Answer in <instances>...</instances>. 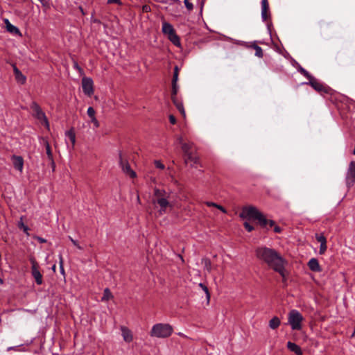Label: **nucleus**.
<instances>
[{
  "label": "nucleus",
  "instance_id": "aec40b11",
  "mask_svg": "<svg viewBox=\"0 0 355 355\" xmlns=\"http://www.w3.org/2000/svg\"><path fill=\"white\" fill-rule=\"evenodd\" d=\"M169 198V193H168L164 189H159L155 188L154 189V198L153 199H158V198Z\"/></svg>",
  "mask_w": 355,
  "mask_h": 355
},
{
  "label": "nucleus",
  "instance_id": "49530a36",
  "mask_svg": "<svg viewBox=\"0 0 355 355\" xmlns=\"http://www.w3.org/2000/svg\"><path fill=\"white\" fill-rule=\"evenodd\" d=\"M151 10H150V7L147 5V4H145L142 6V11L144 12H150Z\"/></svg>",
  "mask_w": 355,
  "mask_h": 355
},
{
  "label": "nucleus",
  "instance_id": "8fccbe9b",
  "mask_svg": "<svg viewBox=\"0 0 355 355\" xmlns=\"http://www.w3.org/2000/svg\"><path fill=\"white\" fill-rule=\"evenodd\" d=\"M169 121H170V123H171V124H175V123H176V119H175V117L173 115L171 114V115L169 116Z\"/></svg>",
  "mask_w": 355,
  "mask_h": 355
},
{
  "label": "nucleus",
  "instance_id": "c03bdc74",
  "mask_svg": "<svg viewBox=\"0 0 355 355\" xmlns=\"http://www.w3.org/2000/svg\"><path fill=\"white\" fill-rule=\"evenodd\" d=\"M69 239L71 241V242L73 243V245H74L75 246H76L78 249L80 250H82V247L80 246L78 243V241L74 240L71 236H69Z\"/></svg>",
  "mask_w": 355,
  "mask_h": 355
},
{
  "label": "nucleus",
  "instance_id": "a878e982",
  "mask_svg": "<svg viewBox=\"0 0 355 355\" xmlns=\"http://www.w3.org/2000/svg\"><path fill=\"white\" fill-rule=\"evenodd\" d=\"M6 29L9 33L12 34L21 35L19 29L17 26L12 25V24H8V26H6Z\"/></svg>",
  "mask_w": 355,
  "mask_h": 355
},
{
  "label": "nucleus",
  "instance_id": "5fc2aeb1",
  "mask_svg": "<svg viewBox=\"0 0 355 355\" xmlns=\"http://www.w3.org/2000/svg\"><path fill=\"white\" fill-rule=\"evenodd\" d=\"M295 354L296 355H303V353H302V351L301 348L300 349H298V351L296 352Z\"/></svg>",
  "mask_w": 355,
  "mask_h": 355
},
{
  "label": "nucleus",
  "instance_id": "79ce46f5",
  "mask_svg": "<svg viewBox=\"0 0 355 355\" xmlns=\"http://www.w3.org/2000/svg\"><path fill=\"white\" fill-rule=\"evenodd\" d=\"M243 225L245 228V230L248 232H252L253 230H254V227L250 225L249 223H248L247 221H245L244 223H243Z\"/></svg>",
  "mask_w": 355,
  "mask_h": 355
},
{
  "label": "nucleus",
  "instance_id": "864d4df0",
  "mask_svg": "<svg viewBox=\"0 0 355 355\" xmlns=\"http://www.w3.org/2000/svg\"><path fill=\"white\" fill-rule=\"evenodd\" d=\"M43 6H47L48 2L46 0H38Z\"/></svg>",
  "mask_w": 355,
  "mask_h": 355
},
{
  "label": "nucleus",
  "instance_id": "f8f14e48",
  "mask_svg": "<svg viewBox=\"0 0 355 355\" xmlns=\"http://www.w3.org/2000/svg\"><path fill=\"white\" fill-rule=\"evenodd\" d=\"M12 67L16 81L21 85H24L26 81V77L17 67L15 64H12Z\"/></svg>",
  "mask_w": 355,
  "mask_h": 355
},
{
  "label": "nucleus",
  "instance_id": "f257e3e1",
  "mask_svg": "<svg viewBox=\"0 0 355 355\" xmlns=\"http://www.w3.org/2000/svg\"><path fill=\"white\" fill-rule=\"evenodd\" d=\"M255 256L260 261L278 272L283 280L286 279L285 266L287 262L276 250L266 246H260L256 248Z\"/></svg>",
  "mask_w": 355,
  "mask_h": 355
},
{
  "label": "nucleus",
  "instance_id": "ea45409f",
  "mask_svg": "<svg viewBox=\"0 0 355 355\" xmlns=\"http://www.w3.org/2000/svg\"><path fill=\"white\" fill-rule=\"evenodd\" d=\"M184 3L188 10L191 11L193 9V5L189 0H184Z\"/></svg>",
  "mask_w": 355,
  "mask_h": 355
},
{
  "label": "nucleus",
  "instance_id": "603ef678",
  "mask_svg": "<svg viewBox=\"0 0 355 355\" xmlns=\"http://www.w3.org/2000/svg\"><path fill=\"white\" fill-rule=\"evenodd\" d=\"M216 208L220 210L223 213H226V209L223 206L217 205Z\"/></svg>",
  "mask_w": 355,
  "mask_h": 355
},
{
  "label": "nucleus",
  "instance_id": "c9c22d12",
  "mask_svg": "<svg viewBox=\"0 0 355 355\" xmlns=\"http://www.w3.org/2000/svg\"><path fill=\"white\" fill-rule=\"evenodd\" d=\"M178 75H179V67L176 65L174 67L173 76V82H178Z\"/></svg>",
  "mask_w": 355,
  "mask_h": 355
},
{
  "label": "nucleus",
  "instance_id": "2f4dec72",
  "mask_svg": "<svg viewBox=\"0 0 355 355\" xmlns=\"http://www.w3.org/2000/svg\"><path fill=\"white\" fill-rule=\"evenodd\" d=\"M119 166L122 168L123 166L125 165V162H128V159L125 157H124L121 152L119 153Z\"/></svg>",
  "mask_w": 355,
  "mask_h": 355
},
{
  "label": "nucleus",
  "instance_id": "9b49d317",
  "mask_svg": "<svg viewBox=\"0 0 355 355\" xmlns=\"http://www.w3.org/2000/svg\"><path fill=\"white\" fill-rule=\"evenodd\" d=\"M270 17L269 3L268 0H261V19L263 21H268Z\"/></svg>",
  "mask_w": 355,
  "mask_h": 355
},
{
  "label": "nucleus",
  "instance_id": "a18cd8bd",
  "mask_svg": "<svg viewBox=\"0 0 355 355\" xmlns=\"http://www.w3.org/2000/svg\"><path fill=\"white\" fill-rule=\"evenodd\" d=\"M60 270L62 274H64V270L63 267V260L62 256L60 257Z\"/></svg>",
  "mask_w": 355,
  "mask_h": 355
},
{
  "label": "nucleus",
  "instance_id": "7ed1b4c3",
  "mask_svg": "<svg viewBox=\"0 0 355 355\" xmlns=\"http://www.w3.org/2000/svg\"><path fill=\"white\" fill-rule=\"evenodd\" d=\"M173 331V329L169 324L157 323L153 326L150 331V336L159 338L169 337Z\"/></svg>",
  "mask_w": 355,
  "mask_h": 355
},
{
  "label": "nucleus",
  "instance_id": "1a4fd4ad",
  "mask_svg": "<svg viewBox=\"0 0 355 355\" xmlns=\"http://www.w3.org/2000/svg\"><path fill=\"white\" fill-rule=\"evenodd\" d=\"M82 87L84 94L91 96L94 94V82L91 78L83 77L82 78Z\"/></svg>",
  "mask_w": 355,
  "mask_h": 355
},
{
  "label": "nucleus",
  "instance_id": "0eeeda50",
  "mask_svg": "<svg viewBox=\"0 0 355 355\" xmlns=\"http://www.w3.org/2000/svg\"><path fill=\"white\" fill-rule=\"evenodd\" d=\"M29 261L31 263V275L34 277L35 282L37 285H41L43 283L42 275L39 270V265L36 261L34 257L31 256L29 258Z\"/></svg>",
  "mask_w": 355,
  "mask_h": 355
},
{
  "label": "nucleus",
  "instance_id": "bb28decb",
  "mask_svg": "<svg viewBox=\"0 0 355 355\" xmlns=\"http://www.w3.org/2000/svg\"><path fill=\"white\" fill-rule=\"evenodd\" d=\"M202 264L204 265V268L207 270V272H210L211 270V262L208 258L202 259Z\"/></svg>",
  "mask_w": 355,
  "mask_h": 355
},
{
  "label": "nucleus",
  "instance_id": "c85d7f7f",
  "mask_svg": "<svg viewBox=\"0 0 355 355\" xmlns=\"http://www.w3.org/2000/svg\"><path fill=\"white\" fill-rule=\"evenodd\" d=\"M66 136L69 139L71 142V145L73 147L76 143V135L73 130H70L66 132Z\"/></svg>",
  "mask_w": 355,
  "mask_h": 355
},
{
  "label": "nucleus",
  "instance_id": "3c124183",
  "mask_svg": "<svg viewBox=\"0 0 355 355\" xmlns=\"http://www.w3.org/2000/svg\"><path fill=\"white\" fill-rule=\"evenodd\" d=\"M205 204L208 206V207H216L217 206V204L215 203V202H206Z\"/></svg>",
  "mask_w": 355,
  "mask_h": 355
},
{
  "label": "nucleus",
  "instance_id": "473e14b6",
  "mask_svg": "<svg viewBox=\"0 0 355 355\" xmlns=\"http://www.w3.org/2000/svg\"><path fill=\"white\" fill-rule=\"evenodd\" d=\"M199 286L200 288H202V289L205 291V295H206V298L207 300V302H209V300H210V293H209V289L207 288V286H205L204 284L202 283H200L199 284Z\"/></svg>",
  "mask_w": 355,
  "mask_h": 355
},
{
  "label": "nucleus",
  "instance_id": "13d9d810",
  "mask_svg": "<svg viewBox=\"0 0 355 355\" xmlns=\"http://www.w3.org/2000/svg\"><path fill=\"white\" fill-rule=\"evenodd\" d=\"M79 9H80V10L81 11V12L83 13V15H85V12H84L83 8L81 6H80V7H79Z\"/></svg>",
  "mask_w": 355,
  "mask_h": 355
},
{
  "label": "nucleus",
  "instance_id": "4468645a",
  "mask_svg": "<svg viewBox=\"0 0 355 355\" xmlns=\"http://www.w3.org/2000/svg\"><path fill=\"white\" fill-rule=\"evenodd\" d=\"M12 161L14 168L16 170L22 172L24 168V159L22 157L13 155L12 157Z\"/></svg>",
  "mask_w": 355,
  "mask_h": 355
},
{
  "label": "nucleus",
  "instance_id": "37998d69",
  "mask_svg": "<svg viewBox=\"0 0 355 355\" xmlns=\"http://www.w3.org/2000/svg\"><path fill=\"white\" fill-rule=\"evenodd\" d=\"M155 166L159 169H164L165 168L164 165L159 160L155 161Z\"/></svg>",
  "mask_w": 355,
  "mask_h": 355
},
{
  "label": "nucleus",
  "instance_id": "393cba45",
  "mask_svg": "<svg viewBox=\"0 0 355 355\" xmlns=\"http://www.w3.org/2000/svg\"><path fill=\"white\" fill-rule=\"evenodd\" d=\"M114 297L113 295L112 294L110 288H105L103 291V295L101 297L102 302H107Z\"/></svg>",
  "mask_w": 355,
  "mask_h": 355
},
{
  "label": "nucleus",
  "instance_id": "cd10ccee",
  "mask_svg": "<svg viewBox=\"0 0 355 355\" xmlns=\"http://www.w3.org/2000/svg\"><path fill=\"white\" fill-rule=\"evenodd\" d=\"M297 71L300 72L304 77H306L309 80L313 77V76L310 74V73L308 71H306L300 65H299L297 67Z\"/></svg>",
  "mask_w": 355,
  "mask_h": 355
},
{
  "label": "nucleus",
  "instance_id": "6e6d98bb",
  "mask_svg": "<svg viewBox=\"0 0 355 355\" xmlns=\"http://www.w3.org/2000/svg\"><path fill=\"white\" fill-rule=\"evenodd\" d=\"M4 22H5V24H6V26H8V24H10V21H9V20H8V19H6L4 20Z\"/></svg>",
  "mask_w": 355,
  "mask_h": 355
},
{
  "label": "nucleus",
  "instance_id": "9d476101",
  "mask_svg": "<svg viewBox=\"0 0 355 355\" xmlns=\"http://www.w3.org/2000/svg\"><path fill=\"white\" fill-rule=\"evenodd\" d=\"M168 198H162L158 199H153V204H157L160 209L159 210V212L160 214H163L166 212V208L170 206V202L168 200Z\"/></svg>",
  "mask_w": 355,
  "mask_h": 355
},
{
  "label": "nucleus",
  "instance_id": "4be33fe9",
  "mask_svg": "<svg viewBox=\"0 0 355 355\" xmlns=\"http://www.w3.org/2000/svg\"><path fill=\"white\" fill-rule=\"evenodd\" d=\"M168 39L175 46L179 47L181 45L180 37L177 35L176 32H173L172 35H170L168 37Z\"/></svg>",
  "mask_w": 355,
  "mask_h": 355
},
{
  "label": "nucleus",
  "instance_id": "72a5a7b5",
  "mask_svg": "<svg viewBox=\"0 0 355 355\" xmlns=\"http://www.w3.org/2000/svg\"><path fill=\"white\" fill-rule=\"evenodd\" d=\"M178 91V85L177 82L172 81V91H171V96H177Z\"/></svg>",
  "mask_w": 355,
  "mask_h": 355
},
{
  "label": "nucleus",
  "instance_id": "39448f33",
  "mask_svg": "<svg viewBox=\"0 0 355 355\" xmlns=\"http://www.w3.org/2000/svg\"><path fill=\"white\" fill-rule=\"evenodd\" d=\"M288 323L293 330H300L302 329V315L295 309L291 310L288 313Z\"/></svg>",
  "mask_w": 355,
  "mask_h": 355
},
{
  "label": "nucleus",
  "instance_id": "a211bd4d",
  "mask_svg": "<svg viewBox=\"0 0 355 355\" xmlns=\"http://www.w3.org/2000/svg\"><path fill=\"white\" fill-rule=\"evenodd\" d=\"M162 33L168 37L170 35H172L173 32H175V29L173 26L168 22L164 21L162 23Z\"/></svg>",
  "mask_w": 355,
  "mask_h": 355
},
{
  "label": "nucleus",
  "instance_id": "4d7b16f0",
  "mask_svg": "<svg viewBox=\"0 0 355 355\" xmlns=\"http://www.w3.org/2000/svg\"><path fill=\"white\" fill-rule=\"evenodd\" d=\"M39 240L41 243H44L46 241V240L44 239H42V238H39Z\"/></svg>",
  "mask_w": 355,
  "mask_h": 355
},
{
  "label": "nucleus",
  "instance_id": "20e7f679",
  "mask_svg": "<svg viewBox=\"0 0 355 355\" xmlns=\"http://www.w3.org/2000/svg\"><path fill=\"white\" fill-rule=\"evenodd\" d=\"M306 85H309L313 89H315L320 94H332L333 89L327 85L326 84L319 81L315 77H312L309 82L302 83Z\"/></svg>",
  "mask_w": 355,
  "mask_h": 355
},
{
  "label": "nucleus",
  "instance_id": "ddd939ff",
  "mask_svg": "<svg viewBox=\"0 0 355 355\" xmlns=\"http://www.w3.org/2000/svg\"><path fill=\"white\" fill-rule=\"evenodd\" d=\"M42 142H43V144L45 146V148H46V153L47 157H48L49 160L51 162V166L53 168V170H54V168L55 167V162L53 160V153H52L50 144H49L48 140L46 139H44V138H42Z\"/></svg>",
  "mask_w": 355,
  "mask_h": 355
},
{
  "label": "nucleus",
  "instance_id": "412c9836",
  "mask_svg": "<svg viewBox=\"0 0 355 355\" xmlns=\"http://www.w3.org/2000/svg\"><path fill=\"white\" fill-rule=\"evenodd\" d=\"M123 172L130 178H134L136 177V173L131 169L129 162H125V165L123 166L121 168Z\"/></svg>",
  "mask_w": 355,
  "mask_h": 355
},
{
  "label": "nucleus",
  "instance_id": "09e8293b",
  "mask_svg": "<svg viewBox=\"0 0 355 355\" xmlns=\"http://www.w3.org/2000/svg\"><path fill=\"white\" fill-rule=\"evenodd\" d=\"M91 122L94 123L96 128H98L99 126V122L98 121L96 117L92 119Z\"/></svg>",
  "mask_w": 355,
  "mask_h": 355
},
{
  "label": "nucleus",
  "instance_id": "58836bf2",
  "mask_svg": "<svg viewBox=\"0 0 355 355\" xmlns=\"http://www.w3.org/2000/svg\"><path fill=\"white\" fill-rule=\"evenodd\" d=\"M87 112L91 119L95 117L96 112L92 107H89Z\"/></svg>",
  "mask_w": 355,
  "mask_h": 355
},
{
  "label": "nucleus",
  "instance_id": "dca6fc26",
  "mask_svg": "<svg viewBox=\"0 0 355 355\" xmlns=\"http://www.w3.org/2000/svg\"><path fill=\"white\" fill-rule=\"evenodd\" d=\"M309 269L313 272H321L322 268L320 267L318 260L315 258H311L308 262Z\"/></svg>",
  "mask_w": 355,
  "mask_h": 355
},
{
  "label": "nucleus",
  "instance_id": "5701e85b",
  "mask_svg": "<svg viewBox=\"0 0 355 355\" xmlns=\"http://www.w3.org/2000/svg\"><path fill=\"white\" fill-rule=\"evenodd\" d=\"M281 324L280 319L277 317L274 316L270 321H269V327L272 329H277Z\"/></svg>",
  "mask_w": 355,
  "mask_h": 355
},
{
  "label": "nucleus",
  "instance_id": "de8ad7c7",
  "mask_svg": "<svg viewBox=\"0 0 355 355\" xmlns=\"http://www.w3.org/2000/svg\"><path fill=\"white\" fill-rule=\"evenodd\" d=\"M107 3L108 4L116 3V4H119V5H121L122 4V3L121 2V0H107Z\"/></svg>",
  "mask_w": 355,
  "mask_h": 355
},
{
  "label": "nucleus",
  "instance_id": "6e6552de",
  "mask_svg": "<svg viewBox=\"0 0 355 355\" xmlns=\"http://www.w3.org/2000/svg\"><path fill=\"white\" fill-rule=\"evenodd\" d=\"M346 184L350 188L355 184V161L350 162L345 177Z\"/></svg>",
  "mask_w": 355,
  "mask_h": 355
},
{
  "label": "nucleus",
  "instance_id": "c756f323",
  "mask_svg": "<svg viewBox=\"0 0 355 355\" xmlns=\"http://www.w3.org/2000/svg\"><path fill=\"white\" fill-rule=\"evenodd\" d=\"M287 347L290 351H291L294 353H295L296 352L298 351V349H300V347L299 345H297V344L292 343L291 341H288L287 343Z\"/></svg>",
  "mask_w": 355,
  "mask_h": 355
},
{
  "label": "nucleus",
  "instance_id": "b1692460",
  "mask_svg": "<svg viewBox=\"0 0 355 355\" xmlns=\"http://www.w3.org/2000/svg\"><path fill=\"white\" fill-rule=\"evenodd\" d=\"M188 162H191L193 163V164H198L199 157L193 155L192 153H189V155H185V162L187 163Z\"/></svg>",
  "mask_w": 355,
  "mask_h": 355
},
{
  "label": "nucleus",
  "instance_id": "4c0bfd02",
  "mask_svg": "<svg viewBox=\"0 0 355 355\" xmlns=\"http://www.w3.org/2000/svg\"><path fill=\"white\" fill-rule=\"evenodd\" d=\"M18 227L20 228V229H22L23 231L28 234V231L29 230V228L28 227L27 225H25L22 221V218H21V220L18 223Z\"/></svg>",
  "mask_w": 355,
  "mask_h": 355
},
{
  "label": "nucleus",
  "instance_id": "a19ab883",
  "mask_svg": "<svg viewBox=\"0 0 355 355\" xmlns=\"http://www.w3.org/2000/svg\"><path fill=\"white\" fill-rule=\"evenodd\" d=\"M327 243H322V244H320V250H319V253H320V254H324V252H326V250H327Z\"/></svg>",
  "mask_w": 355,
  "mask_h": 355
},
{
  "label": "nucleus",
  "instance_id": "423d86ee",
  "mask_svg": "<svg viewBox=\"0 0 355 355\" xmlns=\"http://www.w3.org/2000/svg\"><path fill=\"white\" fill-rule=\"evenodd\" d=\"M30 107L33 111V116L40 121L44 122L46 127L49 128L48 119L40 106L36 102L33 101L31 103Z\"/></svg>",
  "mask_w": 355,
  "mask_h": 355
},
{
  "label": "nucleus",
  "instance_id": "f03ea898",
  "mask_svg": "<svg viewBox=\"0 0 355 355\" xmlns=\"http://www.w3.org/2000/svg\"><path fill=\"white\" fill-rule=\"evenodd\" d=\"M239 217L243 219L257 220L260 226L263 228L268 229L267 227L268 225L270 227H274V232L275 233H281L282 231V229L279 226L275 225L274 220H268L266 216L254 206L243 207L239 214Z\"/></svg>",
  "mask_w": 355,
  "mask_h": 355
},
{
  "label": "nucleus",
  "instance_id": "7c9ffc66",
  "mask_svg": "<svg viewBox=\"0 0 355 355\" xmlns=\"http://www.w3.org/2000/svg\"><path fill=\"white\" fill-rule=\"evenodd\" d=\"M252 47L255 50V55L257 57L260 58H263V50L259 46H258L257 44H253L252 46Z\"/></svg>",
  "mask_w": 355,
  "mask_h": 355
},
{
  "label": "nucleus",
  "instance_id": "f3484780",
  "mask_svg": "<svg viewBox=\"0 0 355 355\" xmlns=\"http://www.w3.org/2000/svg\"><path fill=\"white\" fill-rule=\"evenodd\" d=\"M171 100L178 111L183 116H185V110L182 102L180 101L177 96H171Z\"/></svg>",
  "mask_w": 355,
  "mask_h": 355
},
{
  "label": "nucleus",
  "instance_id": "6ab92c4d",
  "mask_svg": "<svg viewBox=\"0 0 355 355\" xmlns=\"http://www.w3.org/2000/svg\"><path fill=\"white\" fill-rule=\"evenodd\" d=\"M180 144H182V150L183 153H184V155H189V153H191V150L192 148L193 144L189 143H183L182 142V138L180 137L178 139Z\"/></svg>",
  "mask_w": 355,
  "mask_h": 355
},
{
  "label": "nucleus",
  "instance_id": "2eb2a0df",
  "mask_svg": "<svg viewBox=\"0 0 355 355\" xmlns=\"http://www.w3.org/2000/svg\"><path fill=\"white\" fill-rule=\"evenodd\" d=\"M121 335L123 340L127 343H130L133 340L132 331L126 327H121Z\"/></svg>",
  "mask_w": 355,
  "mask_h": 355
},
{
  "label": "nucleus",
  "instance_id": "bf43d9fd",
  "mask_svg": "<svg viewBox=\"0 0 355 355\" xmlns=\"http://www.w3.org/2000/svg\"><path fill=\"white\" fill-rule=\"evenodd\" d=\"M0 284H3V280L1 278H0Z\"/></svg>",
  "mask_w": 355,
  "mask_h": 355
},
{
  "label": "nucleus",
  "instance_id": "f704fd0d",
  "mask_svg": "<svg viewBox=\"0 0 355 355\" xmlns=\"http://www.w3.org/2000/svg\"><path fill=\"white\" fill-rule=\"evenodd\" d=\"M315 239L320 244L327 243V239H326L325 236L322 234H316Z\"/></svg>",
  "mask_w": 355,
  "mask_h": 355
},
{
  "label": "nucleus",
  "instance_id": "e433bc0d",
  "mask_svg": "<svg viewBox=\"0 0 355 355\" xmlns=\"http://www.w3.org/2000/svg\"><path fill=\"white\" fill-rule=\"evenodd\" d=\"M73 67L74 69L78 71V72L80 75H82L84 73L83 69L78 65V63L76 60H73Z\"/></svg>",
  "mask_w": 355,
  "mask_h": 355
}]
</instances>
